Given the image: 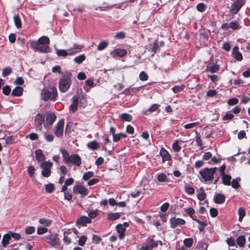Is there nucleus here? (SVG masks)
<instances>
[{
    "instance_id": "1",
    "label": "nucleus",
    "mask_w": 250,
    "mask_h": 250,
    "mask_svg": "<svg viewBox=\"0 0 250 250\" xmlns=\"http://www.w3.org/2000/svg\"><path fill=\"white\" fill-rule=\"evenodd\" d=\"M49 39L46 36L41 37L38 41H32L30 42L31 46L36 50L42 52H47L49 50Z\"/></svg>"
},
{
    "instance_id": "37",
    "label": "nucleus",
    "mask_w": 250,
    "mask_h": 250,
    "mask_svg": "<svg viewBox=\"0 0 250 250\" xmlns=\"http://www.w3.org/2000/svg\"><path fill=\"white\" fill-rule=\"evenodd\" d=\"M120 217V215L118 212L110 213L108 215V219L110 220H115Z\"/></svg>"
},
{
    "instance_id": "54",
    "label": "nucleus",
    "mask_w": 250,
    "mask_h": 250,
    "mask_svg": "<svg viewBox=\"0 0 250 250\" xmlns=\"http://www.w3.org/2000/svg\"><path fill=\"white\" fill-rule=\"evenodd\" d=\"M139 78L141 80L145 81L148 79V76L144 71H142L139 75Z\"/></svg>"
},
{
    "instance_id": "38",
    "label": "nucleus",
    "mask_w": 250,
    "mask_h": 250,
    "mask_svg": "<svg viewBox=\"0 0 250 250\" xmlns=\"http://www.w3.org/2000/svg\"><path fill=\"white\" fill-rule=\"evenodd\" d=\"M14 23H15L16 26L18 28H20L21 27V19H20L19 15H15L14 16Z\"/></svg>"
},
{
    "instance_id": "23",
    "label": "nucleus",
    "mask_w": 250,
    "mask_h": 250,
    "mask_svg": "<svg viewBox=\"0 0 250 250\" xmlns=\"http://www.w3.org/2000/svg\"><path fill=\"white\" fill-rule=\"evenodd\" d=\"M225 200V196L222 194H217L214 197V202L217 204H222L224 202Z\"/></svg>"
},
{
    "instance_id": "18",
    "label": "nucleus",
    "mask_w": 250,
    "mask_h": 250,
    "mask_svg": "<svg viewBox=\"0 0 250 250\" xmlns=\"http://www.w3.org/2000/svg\"><path fill=\"white\" fill-rule=\"evenodd\" d=\"M232 56L237 61H241L243 60V56L241 53L239 51V48L235 46L232 50Z\"/></svg>"
},
{
    "instance_id": "46",
    "label": "nucleus",
    "mask_w": 250,
    "mask_h": 250,
    "mask_svg": "<svg viewBox=\"0 0 250 250\" xmlns=\"http://www.w3.org/2000/svg\"><path fill=\"white\" fill-rule=\"evenodd\" d=\"M185 246L188 248H190L193 244V239L191 238H187L184 240Z\"/></svg>"
},
{
    "instance_id": "47",
    "label": "nucleus",
    "mask_w": 250,
    "mask_h": 250,
    "mask_svg": "<svg viewBox=\"0 0 250 250\" xmlns=\"http://www.w3.org/2000/svg\"><path fill=\"white\" fill-rule=\"evenodd\" d=\"M87 239V237L85 235L81 236L78 241L79 245L82 246H83L85 244Z\"/></svg>"
},
{
    "instance_id": "17",
    "label": "nucleus",
    "mask_w": 250,
    "mask_h": 250,
    "mask_svg": "<svg viewBox=\"0 0 250 250\" xmlns=\"http://www.w3.org/2000/svg\"><path fill=\"white\" fill-rule=\"evenodd\" d=\"M91 222V220L88 217L83 216L80 217L77 221L76 224L78 226H84L86 224H89Z\"/></svg>"
},
{
    "instance_id": "20",
    "label": "nucleus",
    "mask_w": 250,
    "mask_h": 250,
    "mask_svg": "<svg viewBox=\"0 0 250 250\" xmlns=\"http://www.w3.org/2000/svg\"><path fill=\"white\" fill-rule=\"evenodd\" d=\"M116 228L119 234V237L120 239H123L125 237L126 231L125 227L121 225V224H119L116 226Z\"/></svg>"
},
{
    "instance_id": "29",
    "label": "nucleus",
    "mask_w": 250,
    "mask_h": 250,
    "mask_svg": "<svg viewBox=\"0 0 250 250\" xmlns=\"http://www.w3.org/2000/svg\"><path fill=\"white\" fill-rule=\"evenodd\" d=\"M158 180L160 182H168V178L164 173H161L157 174Z\"/></svg>"
},
{
    "instance_id": "8",
    "label": "nucleus",
    "mask_w": 250,
    "mask_h": 250,
    "mask_svg": "<svg viewBox=\"0 0 250 250\" xmlns=\"http://www.w3.org/2000/svg\"><path fill=\"white\" fill-rule=\"evenodd\" d=\"M245 0H235L231 6V8L230 9V12L233 14H236L241 9V8L243 6V5L245 4Z\"/></svg>"
},
{
    "instance_id": "16",
    "label": "nucleus",
    "mask_w": 250,
    "mask_h": 250,
    "mask_svg": "<svg viewBox=\"0 0 250 250\" xmlns=\"http://www.w3.org/2000/svg\"><path fill=\"white\" fill-rule=\"evenodd\" d=\"M219 69V65L213 62H209L206 67V71L212 73L217 72Z\"/></svg>"
},
{
    "instance_id": "64",
    "label": "nucleus",
    "mask_w": 250,
    "mask_h": 250,
    "mask_svg": "<svg viewBox=\"0 0 250 250\" xmlns=\"http://www.w3.org/2000/svg\"><path fill=\"white\" fill-rule=\"evenodd\" d=\"M44 138L47 142H51L53 141L54 137L51 134H45Z\"/></svg>"
},
{
    "instance_id": "32",
    "label": "nucleus",
    "mask_w": 250,
    "mask_h": 250,
    "mask_svg": "<svg viewBox=\"0 0 250 250\" xmlns=\"http://www.w3.org/2000/svg\"><path fill=\"white\" fill-rule=\"evenodd\" d=\"M229 26L232 30H237L241 28V26L237 21H232L229 23Z\"/></svg>"
},
{
    "instance_id": "7",
    "label": "nucleus",
    "mask_w": 250,
    "mask_h": 250,
    "mask_svg": "<svg viewBox=\"0 0 250 250\" xmlns=\"http://www.w3.org/2000/svg\"><path fill=\"white\" fill-rule=\"evenodd\" d=\"M48 243L53 247H58L60 245V240L57 234L50 233L44 236Z\"/></svg>"
},
{
    "instance_id": "62",
    "label": "nucleus",
    "mask_w": 250,
    "mask_h": 250,
    "mask_svg": "<svg viewBox=\"0 0 250 250\" xmlns=\"http://www.w3.org/2000/svg\"><path fill=\"white\" fill-rule=\"evenodd\" d=\"M206 6L203 3H200L197 5V9L200 12H203L205 11Z\"/></svg>"
},
{
    "instance_id": "44",
    "label": "nucleus",
    "mask_w": 250,
    "mask_h": 250,
    "mask_svg": "<svg viewBox=\"0 0 250 250\" xmlns=\"http://www.w3.org/2000/svg\"><path fill=\"white\" fill-rule=\"evenodd\" d=\"M94 175V172L93 171H88L87 172H85L83 175V179L84 180V181H87L88 180H89L90 178H91L92 177H93Z\"/></svg>"
},
{
    "instance_id": "27",
    "label": "nucleus",
    "mask_w": 250,
    "mask_h": 250,
    "mask_svg": "<svg viewBox=\"0 0 250 250\" xmlns=\"http://www.w3.org/2000/svg\"><path fill=\"white\" fill-rule=\"evenodd\" d=\"M60 151L62 154L64 162L67 164L70 158V155L68 152L64 148L61 149Z\"/></svg>"
},
{
    "instance_id": "13",
    "label": "nucleus",
    "mask_w": 250,
    "mask_h": 250,
    "mask_svg": "<svg viewBox=\"0 0 250 250\" xmlns=\"http://www.w3.org/2000/svg\"><path fill=\"white\" fill-rule=\"evenodd\" d=\"M126 53L127 52L125 50L121 48H118L113 50L111 52V55L113 58H117L118 57H123L126 55Z\"/></svg>"
},
{
    "instance_id": "63",
    "label": "nucleus",
    "mask_w": 250,
    "mask_h": 250,
    "mask_svg": "<svg viewBox=\"0 0 250 250\" xmlns=\"http://www.w3.org/2000/svg\"><path fill=\"white\" fill-rule=\"evenodd\" d=\"M210 213L211 216L212 217H215L218 215V211L217 210L213 208H212L210 209Z\"/></svg>"
},
{
    "instance_id": "42",
    "label": "nucleus",
    "mask_w": 250,
    "mask_h": 250,
    "mask_svg": "<svg viewBox=\"0 0 250 250\" xmlns=\"http://www.w3.org/2000/svg\"><path fill=\"white\" fill-rule=\"evenodd\" d=\"M208 245L204 242H200L197 245V248L199 250H207Z\"/></svg>"
},
{
    "instance_id": "30",
    "label": "nucleus",
    "mask_w": 250,
    "mask_h": 250,
    "mask_svg": "<svg viewBox=\"0 0 250 250\" xmlns=\"http://www.w3.org/2000/svg\"><path fill=\"white\" fill-rule=\"evenodd\" d=\"M237 244L241 247L244 246L246 242V239L244 236H239L236 240Z\"/></svg>"
},
{
    "instance_id": "39",
    "label": "nucleus",
    "mask_w": 250,
    "mask_h": 250,
    "mask_svg": "<svg viewBox=\"0 0 250 250\" xmlns=\"http://www.w3.org/2000/svg\"><path fill=\"white\" fill-rule=\"evenodd\" d=\"M238 213L239 214V221L241 222L245 216L246 212L245 209L243 208H240L238 209Z\"/></svg>"
},
{
    "instance_id": "6",
    "label": "nucleus",
    "mask_w": 250,
    "mask_h": 250,
    "mask_svg": "<svg viewBox=\"0 0 250 250\" xmlns=\"http://www.w3.org/2000/svg\"><path fill=\"white\" fill-rule=\"evenodd\" d=\"M53 164L50 162H44L41 165V167L42 168V174L43 176L48 177L51 173V168Z\"/></svg>"
},
{
    "instance_id": "61",
    "label": "nucleus",
    "mask_w": 250,
    "mask_h": 250,
    "mask_svg": "<svg viewBox=\"0 0 250 250\" xmlns=\"http://www.w3.org/2000/svg\"><path fill=\"white\" fill-rule=\"evenodd\" d=\"M11 69L10 68H5L2 71V76L5 77L9 75L11 73Z\"/></svg>"
},
{
    "instance_id": "9",
    "label": "nucleus",
    "mask_w": 250,
    "mask_h": 250,
    "mask_svg": "<svg viewBox=\"0 0 250 250\" xmlns=\"http://www.w3.org/2000/svg\"><path fill=\"white\" fill-rule=\"evenodd\" d=\"M44 126L47 128L53 125L56 119V116L53 113H47L45 115Z\"/></svg>"
},
{
    "instance_id": "31",
    "label": "nucleus",
    "mask_w": 250,
    "mask_h": 250,
    "mask_svg": "<svg viewBox=\"0 0 250 250\" xmlns=\"http://www.w3.org/2000/svg\"><path fill=\"white\" fill-rule=\"evenodd\" d=\"M39 222L42 224L44 225L45 227H49L52 224V221L49 219H45V218H41L39 220Z\"/></svg>"
},
{
    "instance_id": "51",
    "label": "nucleus",
    "mask_w": 250,
    "mask_h": 250,
    "mask_svg": "<svg viewBox=\"0 0 250 250\" xmlns=\"http://www.w3.org/2000/svg\"><path fill=\"white\" fill-rule=\"evenodd\" d=\"M9 234L10 235V237H12L15 240H18L21 238V235L20 234L17 233H14L12 231H9Z\"/></svg>"
},
{
    "instance_id": "21",
    "label": "nucleus",
    "mask_w": 250,
    "mask_h": 250,
    "mask_svg": "<svg viewBox=\"0 0 250 250\" xmlns=\"http://www.w3.org/2000/svg\"><path fill=\"white\" fill-rule=\"evenodd\" d=\"M72 103L70 105L69 108L73 112H75L77 110L79 103L78 98L77 96L73 97L72 99Z\"/></svg>"
},
{
    "instance_id": "35",
    "label": "nucleus",
    "mask_w": 250,
    "mask_h": 250,
    "mask_svg": "<svg viewBox=\"0 0 250 250\" xmlns=\"http://www.w3.org/2000/svg\"><path fill=\"white\" fill-rule=\"evenodd\" d=\"M120 118L124 121L130 122L132 118L131 115L127 113H123L120 116Z\"/></svg>"
},
{
    "instance_id": "41",
    "label": "nucleus",
    "mask_w": 250,
    "mask_h": 250,
    "mask_svg": "<svg viewBox=\"0 0 250 250\" xmlns=\"http://www.w3.org/2000/svg\"><path fill=\"white\" fill-rule=\"evenodd\" d=\"M240 181V178L239 177L235 179H233L230 183L232 187L235 189L238 188L240 186L239 184V182Z\"/></svg>"
},
{
    "instance_id": "25",
    "label": "nucleus",
    "mask_w": 250,
    "mask_h": 250,
    "mask_svg": "<svg viewBox=\"0 0 250 250\" xmlns=\"http://www.w3.org/2000/svg\"><path fill=\"white\" fill-rule=\"evenodd\" d=\"M87 146L89 149L95 150L99 147L100 145L96 141H93L89 142L87 145Z\"/></svg>"
},
{
    "instance_id": "52",
    "label": "nucleus",
    "mask_w": 250,
    "mask_h": 250,
    "mask_svg": "<svg viewBox=\"0 0 250 250\" xmlns=\"http://www.w3.org/2000/svg\"><path fill=\"white\" fill-rule=\"evenodd\" d=\"M48 231V229L46 228L39 227L37 229V234L39 235H42Z\"/></svg>"
},
{
    "instance_id": "2",
    "label": "nucleus",
    "mask_w": 250,
    "mask_h": 250,
    "mask_svg": "<svg viewBox=\"0 0 250 250\" xmlns=\"http://www.w3.org/2000/svg\"><path fill=\"white\" fill-rule=\"evenodd\" d=\"M71 73H66L59 80V87L62 92H66L71 84Z\"/></svg>"
},
{
    "instance_id": "22",
    "label": "nucleus",
    "mask_w": 250,
    "mask_h": 250,
    "mask_svg": "<svg viewBox=\"0 0 250 250\" xmlns=\"http://www.w3.org/2000/svg\"><path fill=\"white\" fill-rule=\"evenodd\" d=\"M11 239L10 235L9 232L3 235L1 240V244L3 247H6L9 243V240Z\"/></svg>"
},
{
    "instance_id": "45",
    "label": "nucleus",
    "mask_w": 250,
    "mask_h": 250,
    "mask_svg": "<svg viewBox=\"0 0 250 250\" xmlns=\"http://www.w3.org/2000/svg\"><path fill=\"white\" fill-rule=\"evenodd\" d=\"M85 59V57L84 55L82 54V55L75 58L74 61L77 63H81Z\"/></svg>"
},
{
    "instance_id": "10",
    "label": "nucleus",
    "mask_w": 250,
    "mask_h": 250,
    "mask_svg": "<svg viewBox=\"0 0 250 250\" xmlns=\"http://www.w3.org/2000/svg\"><path fill=\"white\" fill-rule=\"evenodd\" d=\"M64 124V121L62 119L59 121L57 124L54 126V132L57 136L60 137L62 136Z\"/></svg>"
},
{
    "instance_id": "40",
    "label": "nucleus",
    "mask_w": 250,
    "mask_h": 250,
    "mask_svg": "<svg viewBox=\"0 0 250 250\" xmlns=\"http://www.w3.org/2000/svg\"><path fill=\"white\" fill-rule=\"evenodd\" d=\"M159 243L161 245H162V242L161 241H155L153 239H150L148 242V244H149L150 247H151V249L154 248H156Z\"/></svg>"
},
{
    "instance_id": "5",
    "label": "nucleus",
    "mask_w": 250,
    "mask_h": 250,
    "mask_svg": "<svg viewBox=\"0 0 250 250\" xmlns=\"http://www.w3.org/2000/svg\"><path fill=\"white\" fill-rule=\"evenodd\" d=\"M82 46L78 45L74 46L72 48H70L68 50L63 49H57L56 53L58 56L65 57L67 55H72L75 53H77L82 49Z\"/></svg>"
},
{
    "instance_id": "12",
    "label": "nucleus",
    "mask_w": 250,
    "mask_h": 250,
    "mask_svg": "<svg viewBox=\"0 0 250 250\" xmlns=\"http://www.w3.org/2000/svg\"><path fill=\"white\" fill-rule=\"evenodd\" d=\"M170 227L172 228H175L179 225H182L185 224V221L181 218L173 217L169 220Z\"/></svg>"
},
{
    "instance_id": "55",
    "label": "nucleus",
    "mask_w": 250,
    "mask_h": 250,
    "mask_svg": "<svg viewBox=\"0 0 250 250\" xmlns=\"http://www.w3.org/2000/svg\"><path fill=\"white\" fill-rule=\"evenodd\" d=\"M26 138H29L31 140H37L38 139V135L36 133H32L26 136Z\"/></svg>"
},
{
    "instance_id": "3",
    "label": "nucleus",
    "mask_w": 250,
    "mask_h": 250,
    "mask_svg": "<svg viewBox=\"0 0 250 250\" xmlns=\"http://www.w3.org/2000/svg\"><path fill=\"white\" fill-rule=\"evenodd\" d=\"M41 99L43 101H47L49 99L55 100L57 96V91L55 87H50V89L44 88L41 94Z\"/></svg>"
},
{
    "instance_id": "57",
    "label": "nucleus",
    "mask_w": 250,
    "mask_h": 250,
    "mask_svg": "<svg viewBox=\"0 0 250 250\" xmlns=\"http://www.w3.org/2000/svg\"><path fill=\"white\" fill-rule=\"evenodd\" d=\"M35 231V229L34 227H29L25 229V232L27 234H31Z\"/></svg>"
},
{
    "instance_id": "56",
    "label": "nucleus",
    "mask_w": 250,
    "mask_h": 250,
    "mask_svg": "<svg viewBox=\"0 0 250 250\" xmlns=\"http://www.w3.org/2000/svg\"><path fill=\"white\" fill-rule=\"evenodd\" d=\"M183 90V85H176L174 86L172 88L173 91L175 93H178L180 91H181Z\"/></svg>"
},
{
    "instance_id": "58",
    "label": "nucleus",
    "mask_w": 250,
    "mask_h": 250,
    "mask_svg": "<svg viewBox=\"0 0 250 250\" xmlns=\"http://www.w3.org/2000/svg\"><path fill=\"white\" fill-rule=\"evenodd\" d=\"M234 116L232 113L229 112H227L223 118L224 120H231L233 118Z\"/></svg>"
},
{
    "instance_id": "19",
    "label": "nucleus",
    "mask_w": 250,
    "mask_h": 250,
    "mask_svg": "<svg viewBox=\"0 0 250 250\" xmlns=\"http://www.w3.org/2000/svg\"><path fill=\"white\" fill-rule=\"evenodd\" d=\"M160 154L162 157L163 162L171 160V157L169 153L164 148L161 149Z\"/></svg>"
},
{
    "instance_id": "60",
    "label": "nucleus",
    "mask_w": 250,
    "mask_h": 250,
    "mask_svg": "<svg viewBox=\"0 0 250 250\" xmlns=\"http://www.w3.org/2000/svg\"><path fill=\"white\" fill-rule=\"evenodd\" d=\"M238 103V100L236 98H231L228 100V104L229 105H234Z\"/></svg>"
},
{
    "instance_id": "11",
    "label": "nucleus",
    "mask_w": 250,
    "mask_h": 250,
    "mask_svg": "<svg viewBox=\"0 0 250 250\" xmlns=\"http://www.w3.org/2000/svg\"><path fill=\"white\" fill-rule=\"evenodd\" d=\"M73 190L74 193L80 194L83 197L88 194V189L81 185H75L73 188Z\"/></svg>"
},
{
    "instance_id": "36",
    "label": "nucleus",
    "mask_w": 250,
    "mask_h": 250,
    "mask_svg": "<svg viewBox=\"0 0 250 250\" xmlns=\"http://www.w3.org/2000/svg\"><path fill=\"white\" fill-rule=\"evenodd\" d=\"M184 209L185 212L187 213L193 220L195 221V220H197L193 216V215L195 213V210L192 208H184Z\"/></svg>"
},
{
    "instance_id": "15",
    "label": "nucleus",
    "mask_w": 250,
    "mask_h": 250,
    "mask_svg": "<svg viewBox=\"0 0 250 250\" xmlns=\"http://www.w3.org/2000/svg\"><path fill=\"white\" fill-rule=\"evenodd\" d=\"M44 120V117L41 114H37L35 118V123L38 130L41 131L42 129V125Z\"/></svg>"
},
{
    "instance_id": "50",
    "label": "nucleus",
    "mask_w": 250,
    "mask_h": 250,
    "mask_svg": "<svg viewBox=\"0 0 250 250\" xmlns=\"http://www.w3.org/2000/svg\"><path fill=\"white\" fill-rule=\"evenodd\" d=\"M108 45V42L105 41L101 42L98 46V50H103Z\"/></svg>"
},
{
    "instance_id": "59",
    "label": "nucleus",
    "mask_w": 250,
    "mask_h": 250,
    "mask_svg": "<svg viewBox=\"0 0 250 250\" xmlns=\"http://www.w3.org/2000/svg\"><path fill=\"white\" fill-rule=\"evenodd\" d=\"M11 91V88L8 85L5 86L2 88V92L4 94L8 95Z\"/></svg>"
},
{
    "instance_id": "26",
    "label": "nucleus",
    "mask_w": 250,
    "mask_h": 250,
    "mask_svg": "<svg viewBox=\"0 0 250 250\" xmlns=\"http://www.w3.org/2000/svg\"><path fill=\"white\" fill-rule=\"evenodd\" d=\"M23 89L21 86H16L12 91V95L14 96H20L23 93Z\"/></svg>"
},
{
    "instance_id": "43",
    "label": "nucleus",
    "mask_w": 250,
    "mask_h": 250,
    "mask_svg": "<svg viewBox=\"0 0 250 250\" xmlns=\"http://www.w3.org/2000/svg\"><path fill=\"white\" fill-rule=\"evenodd\" d=\"M45 191L47 193H52L55 189L54 186L53 184H48L45 185Z\"/></svg>"
},
{
    "instance_id": "53",
    "label": "nucleus",
    "mask_w": 250,
    "mask_h": 250,
    "mask_svg": "<svg viewBox=\"0 0 250 250\" xmlns=\"http://www.w3.org/2000/svg\"><path fill=\"white\" fill-rule=\"evenodd\" d=\"M199 122H194L192 123H189L186 124L184 125V127L185 129H189L194 127L196 125L199 124Z\"/></svg>"
},
{
    "instance_id": "14",
    "label": "nucleus",
    "mask_w": 250,
    "mask_h": 250,
    "mask_svg": "<svg viewBox=\"0 0 250 250\" xmlns=\"http://www.w3.org/2000/svg\"><path fill=\"white\" fill-rule=\"evenodd\" d=\"M67 164H72L80 166L82 164L81 158L78 154H72L70 155V160Z\"/></svg>"
},
{
    "instance_id": "28",
    "label": "nucleus",
    "mask_w": 250,
    "mask_h": 250,
    "mask_svg": "<svg viewBox=\"0 0 250 250\" xmlns=\"http://www.w3.org/2000/svg\"><path fill=\"white\" fill-rule=\"evenodd\" d=\"M36 159L38 161H41L44 159V155L41 149H38L35 152Z\"/></svg>"
},
{
    "instance_id": "34",
    "label": "nucleus",
    "mask_w": 250,
    "mask_h": 250,
    "mask_svg": "<svg viewBox=\"0 0 250 250\" xmlns=\"http://www.w3.org/2000/svg\"><path fill=\"white\" fill-rule=\"evenodd\" d=\"M126 135L125 134L123 133H119L114 135L113 137V141L115 142H117L119 141L122 138H125Z\"/></svg>"
},
{
    "instance_id": "4",
    "label": "nucleus",
    "mask_w": 250,
    "mask_h": 250,
    "mask_svg": "<svg viewBox=\"0 0 250 250\" xmlns=\"http://www.w3.org/2000/svg\"><path fill=\"white\" fill-rule=\"evenodd\" d=\"M216 167L206 168L199 172L205 182L211 181L214 178Z\"/></svg>"
},
{
    "instance_id": "48",
    "label": "nucleus",
    "mask_w": 250,
    "mask_h": 250,
    "mask_svg": "<svg viewBox=\"0 0 250 250\" xmlns=\"http://www.w3.org/2000/svg\"><path fill=\"white\" fill-rule=\"evenodd\" d=\"M195 221L199 224L200 226L198 227V229L200 231H202L204 228L207 226V223L205 222L201 221L199 220H195Z\"/></svg>"
},
{
    "instance_id": "24",
    "label": "nucleus",
    "mask_w": 250,
    "mask_h": 250,
    "mask_svg": "<svg viewBox=\"0 0 250 250\" xmlns=\"http://www.w3.org/2000/svg\"><path fill=\"white\" fill-rule=\"evenodd\" d=\"M223 184L226 186L230 185L231 177L228 174H224L221 176Z\"/></svg>"
},
{
    "instance_id": "33",
    "label": "nucleus",
    "mask_w": 250,
    "mask_h": 250,
    "mask_svg": "<svg viewBox=\"0 0 250 250\" xmlns=\"http://www.w3.org/2000/svg\"><path fill=\"white\" fill-rule=\"evenodd\" d=\"M185 190L187 193L192 195L194 193V188L188 184H186L185 185Z\"/></svg>"
},
{
    "instance_id": "49",
    "label": "nucleus",
    "mask_w": 250,
    "mask_h": 250,
    "mask_svg": "<svg viewBox=\"0 0 250 250\" xmlns=\"http://www.w3.org/2000/svg\"><path fill=\"white\" fill-rule=\"evenodd\" d=\"M172 148L174 149V150L176 152H179L181 150V146L179 145V143L177 140L175 141L173 145H172Z\"/></svg>"
}]
</instances>
